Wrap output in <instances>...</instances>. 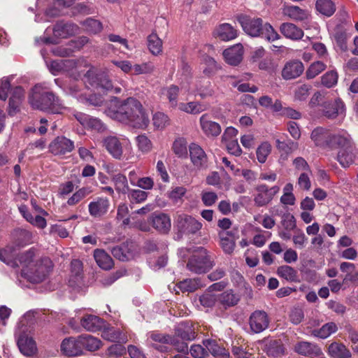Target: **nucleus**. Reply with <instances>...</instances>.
<instances>
[{"label": "nucleus", "mask_w": 358, "mask_h": 358, "mask_svg": "<svg viewBox=\"0 0 358 358\" xmlns=\"http://www.w3.org/2000/svg\"><path fill=\"white\" fill-rule=\"evenodd\" d=\"M353 143L351 141L350 135L347 133L343 134H332L329 148H340L345 149L349 148Z\"/></svg>", "instance_id": "7c9ffc66"}, {"label": "nucleus", "mask_w": 358, "mask_h": 358, "mask_svg": "<svg viewBox=\"0 0 358 358\" xmlns=\"http://www.w3.org/2000/svg\"><path fill=\"white\" fill-rule=\"evenodd\" d=\"M331 136L329 130L318 127L313 130L310 138L316 146L329 148Z\"/></svg>", "instance_id": "aec40b11"}, {"label": "nucleus", "mask_w": 358, "mask_h": 358, "mask_svg": "<svg viewBox=\"0 0 358 358\" xmlns=\"http://www.w3.org/2000/svg\"><path fill=\"white\" fill-rule=\"evenodd\" d=\"M303 71L304 66L301 62L290 61L285 65L282 71V76L285 80L294 79L300 76Z\"/></svg>", "instance_id": "412c9836"}, {"label": "nucleus", "mask_w": 358, "mask_h": 358, "mask_svg": "<svg viewBox=\"0 0 358 358\" xmlns=\"http://www.w3.org/2000/svg\"><path fill=\"white\" fill-rule=\"evenodd\" d=\"M322 107L323 115L328 119L333 120L337 117H343L345 116V104L340 99L324 102Z\"/></svg>", "instance_id": "9d476101"}, {"label": "nucleus", "mask_w": 358, "mask_h": 358, "mask_svg": "<svg viewBox=\"0 0 358 358\" xmlns=\"http://www.w3.org/2000/svg\"><path fill=\"white\" fill-rule=\"evenodd\" d=\"M331 358H351L352 353L348 347L343 343L334 341L331 343L327 350Z\"/></svg>", "instance_id": "4be33fe9"}, {"label": "nucleus", "mask_w": 358, "mask_h": 358, "mask_svg": "<svg viewBox=\"0 0 358 358\" xmlns=\"http://www.w3.org/2000/svg\"><path fill=\"white\" fill-rule=\"evenodd\" d=\"M178 230L185 234H195L202 227V224L190 215L181 214L177 217Z\"/></svg>", "instance_id": "1a4fd4ad"}, {"label": "nucleus", "mask_w": 358, "mask_h": 358, "mask_svg": "<svg viewBox=\"0 0 358 358\" xmlns=\"http://www.w3.org/2000/svg\"><path fill=\"white\" fill-rule=\"evenodd\" d=\"M214 35L221 41H229L235 39L238 36V33L237 30L230 24L223 23L215 28Z\"/></svg>", "instance_id": "b1692460"}, {"label": "nucleus", "mask_w": 358, "mask_h": 358, "mask_svg": "<svg viewBox=\"0 0 358 358\" xmlns=\"http://www.w3.org/2000/svg\"><path fill=\"white\" fill-rule=\"evenodd\" d=\"M338 326L336 323L331 322L324 324L319 329H315L313 331V335L325 339L330 336L332 334L338 331Z\"/></svg>", "instance_id": "58836bf2"}, {"label": "nucleus", "mask_w": 358, "mask_h": 358, "mask_svg": "<svg viewBox=\"0 0 358 358\" xmlns=\"http://www.w3.org/2000/svg\"><path fill=\"white\" fill-rule=\"evenodd\" d=\"M262 32V35L260 37L264 38L268 42H273L280 38L278 32L268 22L264 23Z\"/></svg>", "instance_id": "13d9d810"}, {"label": "nucleus", "mask_w": 358, "mask_h": 358, "mask_svg": "<svg viewBox=\"0 0 358 358\" xmlns=\"http://www.w3.org/2000/svg\"><path fill=\"white\" fill-rule=\"evenodd\" d=\"M277 274L282 278L289 282H299V275L296 270L294 268L283 265L277 269Z\"/></svg>", "instance_id": "4c0bfd02"}, {"label": "nucleus", "mask_w": 358, "mask_h": 358, "mask_svg": "<svg viewBox=\"0 0 358 358\" xmlns=\"http://www.w3.org/2000/svg\"><path fill=\"white\" fill-rule=\"evenodd\" d=\"M321 85L327 88H331L336 85L338 79V73L335 70L326 72L321 77Z\"/></svg>", "instance_id": "864d4df0"}, {"label": "nucleus", "mask_w": 358, "mask_h": 358, "mask_svg": "<svg viewBox=\"0 0 358 358\" xmlns=\"http://www.w3.org/2000/svg\"><path fill=\"white\" fill-rule=\"evenodd\" d=\"M196 253L189 259L187 267L188 270L195 273H203L213 266V262L208 254L206 249L199 247L195 250Z\"/></svg>", "instance_id": "39448f33"}, {"label": "nucleus", "mask_w": 358, "mask_h": 358, "mask_svg": "<svg viewBox=\"0 0 358 358\" xmlns=\"http://www.w3.org/2000/svg\"><path fill=\"white\" fill-rule=\"evenodd\" d=\"M355 157L352 145L349 148L341 149L338 153L337 159L342 166L348 167L354 162Z\"/></svg>", "instance_id": "c9c22d12"}, {"label": "nucleus", "mask_w": 358, "mask_h": 358, "mask_svg": "<svg viewBox=\"0 0 358 358\" xmlns=\"http://www.w3.org/2000/svg\"><path fill=\"white\" fill-rule=\"evenodd\" d=\"M52 268V263L48 257H43L31 264L29 268H22V274L33 283L43 281L49 275Z\"/></svg>", "instance_id": "20e7f679"}, {"label": "nucleus", "mask_w": 358, "mask_h": 358, "mask_svg": "<svg viewBox=\"0 0 358 358\" xmlns=\"http://www.w3.org/2000/svg\"><path fill=\"white\" fill-rule=\"evenodd\" d=\"M81 24L85 27V30L90 34H96L101 32L103 29L102 23L91 17L82 22Z\"/></svg>", "instance_id": "603ef678"}, {"label": "nucleus", "mask_w": 358, "mask_h": 358, "mask_svg": "<svg viewBox=\"0 0 358 358\" xmlns=\"http://www.w3.org/2000/svg\"><path fill=\"white\" fill-rule=\"evenodd\" d=\"M179 87L172 85L169 87L164 88L162 93L166 95L171 107H176L178 105V96L179 94Z\"/></svg>", "instance_id": "4d7b16f0"}, {"label": "nucleus", "mask_w": 358, "mask_h": 358, "mask_svg": "<svg viewBox=\"0 0 358 358\" xmlns=\"http://www.w3.org/2000/svg\"><path fill=\"white\" fill-rule=\"evenodd\" d=\"M327 68V64L322 61H315L310 64L306 71V78L311 80L317 76Z\"/></svg>", "instance_id": "79ce46f5"}, {"label": "nucleus", "mask_w": 358, "mask_h": 358, "mask_svg": "<svg viewBox=\"0 0 358 358\" xmlns=\"http://www.w3.org/2000/svg\"><path fill=\"white\" fill-rule=\"evenodd\" d=\"M243 47L242 44L237 43L223 52L226 62L232 66H236L243 59Z\"/></svg>", "instance_id": "6ab92c4d"}, {"label": "nucleus", "mask_w": 358, "mask_h": 358, "mask_svg": "<svg viewBox=\"0 0 358 358\" xmlns=\"http://www.w3.org/2000/svg\"><path fill=\"white\" fill-rule=\"evenodd\" d=\"M243 30L251 37H260L264 23L260 17H251L248 15H241L238 17Z\"/></svg>", "instance_id": "0eeeda50"}, {"label": "nucleus", "mask_w": 358, "mask_h": 358, "mask_svg": "<svg viewBox=\"0 0 358 358\" xmlns=\"http://www.w3.org/2000/svg\"><path fill=\"white\" fill-rule=\"evenodd\" d=\"M110 206V201L105 197H97L88 205L90 215L93 217H101L106 215Z\"/></svg>", "instance_id": "2eb2a0df"}, {"label": "nucleus", "mask_w": 358, "mask_h": 358, "mask_svg": "<svg viewBox=\"0 0 358 358\" xmlns=\"http://www.w3.org/2000/svg\"><path fill=\"white\" fill-rule=\"evenodd\" d=\"M127 197L131 203H140L148 197V193L141 189H129Z\"/></svg>", "instance_id": "052dcab7"}, {"label": "nucleus", "mask_w": 358, "mask_h": 358, "mask_svg": "<svg viewBox=\"0 0 358 358\" xmlns=\"http://www.w3.org/2000/svg\"><path fill=\"white\" fill-rule=\"evenodd\" d=\"M78 27L73 23H57L52 29L54 37H43L36 40L37 43H57V39L67 38L78 33Z\"/></svg>", "instance_id": "423d86ee"}, {"label": "nucleus", "mask_w": 358, "mask_h": 358, "mask_svg": "<svg viewBox=\"0 0 358 358\" xmlns=\"http://www.w3.org/2000/svg\"><path fill=\"white\" fill-rule=\"evenodd\" d=\"M189 152L191 162L196 169H202L206 167L208 157L203 148L195 143L189 145Z\"/></svg>", "instance_id": "ddd939ff"}, {"label": "nucleus", "mask_w": 358, "mask_h": 358, "mask_svg": "<svg viewBox=\"0 0 358 358\" xmlns=\"http://www.w3.org/2000/svg\"><path fill=\"white\" fill-rule=\"evenodd\" d=\"M271 145L267 143H262L257 149V158L259 162L263 164L266 162L267 157L271 153Z\"/></svg>", "instance_id": "e2e57ef3"}, {"label": "nucleus", "mask_w": 358, "mask_h": 358, "mask_svg": "<svg viewBox=\"0 0 358 358\" xmlns=\"http://www.w3.org/2000/svg\"><path fill=\"white\" fill-rule=\"evenodd\" d=\"M152 121L153 125L159 129H164L170 123L168 115L161 112H157L153 115Z\"/></svg>", "instance_id": "680f3d73"}, {"label": "nucleus", "mask_w": 358, "mask_h": 358, "mask_svg": "<svg viewBox=\"0 0 358 358\" xmlns=\"http://www.w3.org/2000/svg\"><path fill=\"white\" fill-rule=\"evenodd\" d=\"M218 236L220 238V244L226 254H231L233 253L235 246L236 242L234 239H230L229 237H227V234L224 232V231H221L218 233Z\"/></svg>", "instance_id": "a18cd8bd"}, {"label": "nucleus", "mask_w": 358, "mask_h": 358, "mask_svg": "<svg viewBox=\"0 0 358 358\" xmlns=\"http://www.w3.org/2000/svg\"><path fill=\"white\" fill-rule=\"evenodd\" d=\"M264 351L268 357L277 358L285 355V348L280 340L268 341L264 346Z\"/></svg>", "instance_id": "c756f323"}, {"label": "nucleus", "mask_w": 358, "mask_h": 358, "mask_svg": "<svg viewBox=\"0 0 358 358\" xmlns=\"http://www.w3.org/2000/svg\"><path fill=\"white\" fill-rule=\"evenodd\" d=\"M84 83L87 86L90 85L99 92H114L118 94L122 90L121 87L114 86L108 75L103 71H96L90 69L85 74Z\"/></svg>", "instance_id": "7ed1b4c3"}, {"label": "nucleus", "mask_w": 358, "mask_h": 358, "mask_svg": "<svg viewBox=\"0 0 358 358\" xmlns=\"http://www.w3.org/2000/svg\"><path fill=\"white\" fill-rule=\"evenodd\" d=\"M15 255L11 248H6L0 250V261L11 267H17L19 264Z\"/></svg>", "instance_id": "c03bdc74"}, {"label": "nucleus", "mask_w": 358, "mask_h": 358, "mask_svg": "<svg viewBox=\"0 0 358 358\" xmlns=\"http://www.w3.org/2000/svg\"><path fill=\"white\" fill-rule=\"evenodd\" d=\"M200 127L203 134L208 137H217L222 131L219 123L209 119L208 114H203L199 119Z\"/></svg>", "instance_id": "f3484780"}, {"label": "nucleus", "mask_w": 358, "mask_h": 358, "mask_svg": "<svg viewBox=\"0 0 358 358\" xmlns=\"http://www.w3.org/2000/svg\"><path fill=\"white\" fill-rule=\"evenodd\" d=\"M152 224L155 229L163 234L169 231L171 226L170 217L164 213L154 214Z\"/></svg>", "instance_id": "c85d7f7f"}, {"label": "nucleus", "mask_w": 358, "mask_h": 358, "mask_svg": "<svg viewBox=\"0 0 358 358\" xmlns=\"http://www.w3.org/2000/svg\"><path fill=\"white\" fill-rule=\"evenodd\" d=\"M69 90L71 93L75 96L78 100H80L82 102H88L91 105L94 106H100L102 102L103 99L101 98H96L95 96L91 95L88 97L85 95L83 93L80 92V87H78L76 85L72 84L69 86Z\"/></svg>", "instance_id": "f704fd0d"}, {"label": "nucleus", "mask_w": 358, "mask_h": 358, "mask_svg": "<svg viewBox=\"0 0 358 358\" xmlns=\"http://www.w3.org/2000/svg\"><path fill=\"white\" fill-rule=\"evenodd\" d=\"M92 192L90 187H82L77 190L73 195L67 200L69 206H75L84 199L87 195Z\"/></svg>", "instance_id": "5fc2aeb1"}, {"label": "nucleus", "mask_w": 358, "mask_h": 358, "mask_svg": "<svg viewBox=\"0 0 358 358\" xmlns=\"http://www.w3.org/2000/svg\"><path fill=\"white\" fill-rule=\"evenodd\" d=\"M312 87L310 85L303 84L298 87L294 92V98L299 101H304L310 94Z\"/></svg>", "instance_id": "69168bd1"}, {"label": "nucleus", "mask_w": 358, "mask_h": 358, "mask_svg": "<svg viewBox=\"0 0 358 358\" xmlns=\"http://www.w3.org/2000/svg\"><path fill=\"white\" fill-rule=\"evenodd\" d=\"M74 149V143L65 136H57L49 145V150L55 155H66Z\"/></svg>", "instance_id": "f8f14e48"}, {"label": "nucleus", "mask_w": 358, "mask_h": 358, "mask_svg": "<svg viewBox=\"0 0 358 358\" xmlns=\"http://www.w3.org/2000/svg\"><path fill=\"white\" fill-rule=\"evenodd\" d=\"M72 62L73 61L71 60H54L48 64V66L51 73L54 75H56L62 71L64 70V68L67 66L68 64H71Z\"/></svg>", "instance_id": "0e129e2a"}, {"label": "nucleus", "mask_w": 358, "mask_h": 358, "mask_svg": "<svg viewBox=\"0 0 358 358\" xmlns=\"http://www.w3.org/2000/svg\"><path fill=\"white\" fill-rule=\"evenodd\" d=\"M101 337L110 342L126 341L124 334L120 329L114 327L105 328L101 333Z\"/></svg>", "instance_id": "e433bc0d"}, {"label": "nucleus", "mask_w": 358, "mask_h": 358, "mask_svg": "<svg viewBox=\"0 0 358 358\" xmlns=\"http://www.w3.org/2000/svg\"><path fill=\"white\" fill-rule=\"evenodd\" d=\"M61 350L64 355L74 357L82 355V346L80 343V336L77 338H69L64 339L61 344Z\"/></svg>", "instance_id": "a211bd4d"}, {"label": "nucleus", "mask_w": 358, "mask_h": 358, "mask_svg": "<svg viewBox=\"0 0 358 358\" xmlns=\"http://www.w3.org/2000/svg\"><path fill=\"white\" fill-rule=\"evenodd\" d=\"M94 257L100 268L104 270H110L113 268V259L103 250L96 249L94 252Z\"/></svg>", "instance_id": "2f4dec72"}, {"label": "nucleus", "mask_w": 358, "mask_h": 358, "mask_svg": "<svg viewBox=\"0 0 358 358\" xmlns=\"http://www.w3.org/2000/svg\"><path fill=\"white\" fill-rule=\"evenodd\" d=\"M176 336L183 341H192L196 336L194 326L189 322H181L176 329Z\"/></svg>", "instance_id": "bb28decb"}, {"label": "nucleus", "mask_w": 358, "mask_h": 358, "mask_svg": "<svg viewBox=\"0 0 358 358\" xmlns=\"http://www.w3.org/2000/svg\"><path fill=\"white\" fill-rule=\"evenodd\" d=\"M249 324L250 330L259 334L266 329L269 324L267 313L264 310H255L250 316Z\"/></svg>", "instance_id": "9b49d317"}, {"label": "nucleus", "mask_w": 358, "mask_h": 358, "mask_svg": "<svg viewBox=\"0 0 358 358\" xmlns=\"http://www.w3.org/2000/svg\"><path fill=\"white\" fill-rule=\"evenodd\" d=\"M106 114L110 118L134 128L145 129L150 122L141 103L134 97L117 102L108 108Z\"/></svg>", "instance_id": "f257e3e1"}, {"label": "nucleus", "mask_w": 358, "mask_h": 358, "mask_svg": "<svg viewBox=\"0 0 358 358\" xmlns=\"http://www.w3.org/2000/svg\"><path fill=\"white\" fill-rule=\"evenodd\" d=\"M280 191V187L275 185L268 187L265 184L259 185L255 187L256 193L254 195L255 205L258 207L265 206L273 199Z\"/></svg>", "instance_id": "6e6552de"}, {"label": "nucleus", "mask_w": 358, "mask_h": 358, "mask_svg": "<svg viewBox=\"0 0 358 358\" xmlns=\"http://www.w3.org/2000/svg\"><path fill=\"white\" fill-rule=\"evenodd\" d=\"M81 326L88 331H96L104 327V320L94 315H86L80 320Z\"/></svg>", "instance_id": "a878e982"}, {"label": "nucleus", "mask_w": 358, "mask_h": 358, "mask_svg": "<svg viewBox=\"0 0 358 358\" xmlns=\"http://www.w3.org/2000/svg\"><path fill=\"white\" fill-rule=\"evenodd\" d=\"M155 66L151 62H144L142 64H136L133 67V74H150L154 72Z\"/></svg>", "instance_id": "bf43d9fd"}, {"label": "nucleus", "mask_w": 358, "mask_h": 358, "mask_svg": "<svg viewBox=\"0 0 358 358\" xmlns=\"http://www.w3.org/2000/svg\"><path fill=\"white\" fill-rule=\"evenodd\" d=\"M178 288L182 292H192L203 286L200 278H189L180 281L178 284Z\"/></svg>", "instance_id": "ea45409f"}, {"label": "nucleus", "mask_w": 358, "mask_h": 358, "mask_svg": "<svg viewBox=\"0 0 358 358\" xmlns=\"http://www.w3.org/2000/svg\"><path fill=\"white\" fill-rule=\"evenodd\" d=\"M13 236L17 245L24 246L32 243V233L23 229H17L13 232Z\"/></svg>", "instance_id": "37998d69"}, {"label": "nucleus", "mask_w": 358, "mask_h": 358, "mask_svg": "<svg viewBox=\"0 0 358 358\" xmlns=\"http://www.w3.org/2000/svg\"><path fill=\"white\" fill-rule=\"evenodd\" d=\"M275 142L276 147L279 152H281V155H288L298 148V143L291 140L285 141L277 139Z\"/></svg>", "instance_id": "09e8293b"}, {"label": "nucleus", "mask_w": 358, "mask_h": 358, "mask_svg": "<svg viewBox=\"0 0 358 358\" xmlns=\"http://www.w3.org/2000/svg\"><path fill=\"white\" fill-rule=\"evenodd\" d=\"M217 300L224 306H233L238 303L239 299L231 290H229L220 294Z\"/></svg>", "instance_id": "6e6d98bb"}, {"label": "nucleus", "mask_w": 358, "mask_h": 358, "mask_svg": "<svg viewBox=\"0 0 358 358\" xmlns=\"http://www.w3.org/2000/svg\"><path fill=\"white\" fill-rule=\"evenodd\" d=\"M173 150L174 153L179 157H186L187 155L186 143L182 139H178L174 141Z\"/></svg>", "instance_id": "774afa93"}, {"label": "nucleus", "mask_w": 358, "mask_h": 358, "mask_svg": "<svg viewBox=\"0 0 358 358\" xmlns=\"http://www.w3.org/2000/svg\"><path fill=\"white\" fill-rule=\"evenodd\" d=\"M112 181L114 183L115 190L118 193L127 194L129 187L127 177L121 173L114 175L112 178Z\"/></svg>", "instance_id": "49530a36"}, {"label": "nucleus", "mask_w": 358, "mask_h": 358, "mask_svg": "<svg viewBox=\"0 0 358 358\" xmlns=\"http://www.w3.org/2000/svg\"><path fill=\"white\" fill-rule=\"evenodd\" d=\"M180 110L190 113L198 114L206 110V107L199 102L192 101L189 103H180L178 104Z\"/></svg>", "instance_id": "de8ad7c7"}, {"label": "nucleus", "mask_w": 358, "mask_h": 358, "mask_svg": "<svg viewBox=\"0 0 358 358\" xmlns=\"http://www.w3.org/2000/svg\"><path fill=\"white\" fill-rule=\"evenodd\" d=\"M126 354L125 347L120 343L110 345L106 352V355L111 357H119Z\"/></svg>", "instance_id": "338daca9"}, {"label": "nucleus", "mask_w": 358, "mask_h": 358, "mask_svg": "<svg viewBox=\"0 0 358 358\" xmlns=\"http://www.w3.org/2000/svg\"><path fill=\"white\" fill-rule=\"evenodd\" d=\"M123 144L117 137L109 136L103 138V145L107 151L115 159H120L123 155Z\"/></svg>", "instance_id": "4468645a"}, {"label": "nucleus", "mask_w": 358, "mask_h": 358, "mask_svg": "<svg viewBox=\"0 0 358 358\" xmlns=\"http://www.w3.org/2000/svg\"><path fill=\"white\" fill-rule=\"evenodd\" d=\"M17 345L21 353L27 357L34 355L37 351L35 341L25 334L20 335L17 340Z\"/></svg>", "instance_id": "393cba45"}, {"label": "nucleus", "mask_w": 358, "mask_h": 358, "mask_svg": "<svg viewBox=\"0 0 358 358\" xmlns=\"http://www.w3.org/2000/svg\"><path fill=\"white\" fill-rule=\"evenodd\" d=\"M80 343H81L82 350L85 348L91 352L99 350L102 345L101 340L89 334L80 336Z\"/></svg>", "instance_id": "473e14b6"}, {"label": "nucleus", "mask_w": 358, "mask_h": 358, "mask_svg": "<svg viewBox=\"0 0 358 358\" xmlns=\"http://www.w3.org/2000/svg\"><path fill=\"white\" fill-rule=\"evenodd\" d=\"M148 45L152 55H157L162 51V41L158 36L152 33L148 38Z\"/></svg>", "instance_id": "3c124183"}, {"label": "nucleus", "mask_w": 358, "mask_h": 358, "mask_svg": "<svg viewBox=\"0 0 358 358\" xmlns=\"http://www.w3.org/2000/svg\"><path fill=\"white\" fill-rule=\"evenodd\" d=\"M280 33L292 40H299L303 36V31L293 23L284 22L280 27Z\"/></svg>", "instance_id": "cd10ccee"}, {"label": "nucleus", "mask_w": 358, "mask_h": 358, "mask_svg": "<svg viewBox=\"0 0 358 358\" xmlns=\"http://www.w3.org/2000/svg\"><path fill=\"white\" fill-rule=\"evenodd\" d=\"M134 245L132 243H124L120 245L112 248L111 253L113 257L120 261L126 262L134 257Z\"/></svg>", "instance_id": "5701e85b"}, {"label": "nucleus", "mask_w": 358, "mask_h": 358, "mask_svg": "<svg viewBox=\"0 0 358 358\" xmlns=\"http://www.w3.org/2000/svg\"><path fill=\"white\" fill-rule=\"evenodd\" d=\"M29 103L34 108L48 111L53 114L62 113L64 106L62 101L51 92L36 85L32 89Z\"/></svg>", "instance_id": "f03ea898"}, {"label": "nucleus", "mask_w": 358, "mask_h": 358, "mask_svg": "<svg viewBox=\"0 0 358 358\" xmlns=\"http://www.w3.org/2000/svg\"><path fill=\"white\" fill-rule=\"evenodd\" d=\"M37 260L38 259L35 258V254L32 250L20 254L17 259L18 264H20L23 268H29L31 266V264H35Z\"/></svg>", "instance_id": "8fccbe9b"}, {"label": "nucleus", "mask_w": 358, "mask_h": 358, "mask_svg": "<svg viewBox=\"0 0 358 358\" xmlns=\"http://www.w3.org/2000/svg\"><path fill=\"white\" fill-rule=\"evenodd\" d=\"M315 7L318 12L327 17L331 16L336 11V6L331 0H317Z\"/></svg>", "instance_id": "a19ab883"}, {"label": "nucleus", "mask_w": 358, "mask_h": 358, "mask_svg": "<svg viewBox=\"0 0 358 358\" xmlns=\"http://www.w3.org/2000/svg\"><path fill=\"white\" fill-rule=\"evenodd\" d=\"M282 14L294 20H303L307 17L306 12L297 6L284 5Z\"/></svg>", "instance_id": "72a5a7b5"}, {"label": "nucleus", "mask_w": 358, "mask_h": 358, "mask_svg": "<svg viewBox=\"0 0 358 358\" xmlns=\"http://www.w3.org/2000/svg\"><path fill=\"white\" fill-rule=\"evenodd\" d=\"M295 352L306 357H320L322 355L321 348L315 343L308 341L297 342L294 347Z\"/></svg>", "instance_id": "dca6fc26"}]
</instances>
